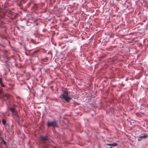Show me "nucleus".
Segmentation results:
<instances>
[{
    "label": "nucleus",
    "instance_id": "nucleus-1",
    "mask_svg": "<svg viewBox=\"0 0 148 148\" xmlns=\"http://www.w3.org/2000/svg\"><path fill=\"white\" fill-rule=\"evenodd\" d=\"M68 92L67 90H65L63 93L60 96V97L64 99L66 102L69 103L70 100L72 99V98L68 97Z\"/></svg>",
    "mask_w": 148,
    "mask_h": 148
},
{
    "label": "nucleus",
    "instance_id": "nucleus-2",
    "mask_svg": "<svg viewBox=\"0 0 148 148\" xmlns=\"http://www.w3.org/2000/svg\"><path fill=\"white\" fill-rule=\"evenodd\" d=\"M47 126L48 127H52L53 128L57 127V122L56 120H54L51 122H48L47 124Z\"/></svg>",
    "mask_w": 148,
    "mask_h": 148
},
{
    "label": "nucleus",
    "instance_id": "nucleus-3",
    "mask_svg": "<svg viewBox=\"0 0 148 148\" xmlns=\"http://www.w3.org/2000/svg\"><path fill=\"white\" fill-rule=\"evenodd\" d=\"M148 137V135L145 134L143 136H140L138 137V141H141L142 139L146 138Z\"/></svg>",
    "mask_w": 148,
    "mask_h": 148
},
{
    "label": "nucleus",
    "instance_id": "nucleus-4",
    "mask_svg": "<svg viewBox=\"0 0 148 148\" xmlns=\"http://www.w3.org/2000/svg\"><path fill=\"white\" fill-rule=\"evenodd\" d=\"M47 136H44L43 137H41V139L42 141L44 143H45L46 142V141L48 140Z\"/></svg>",
    "mask_w": 148,
    "mask_h": 148
},
{
    "label": "nucleus",
    "instance_id": "nucleus-5",
    "mask_svg": "<svg viewBox=\"0 0 148 148\" xmlns=\"http://www.w3.org/2000/svg\"><path fill=\"white\" fill-rule=\"evenodd\" d=\"M12 115L13 117L14 118L18 117V112L16 111L15 112H13V113L12 114Z\"/></svg>",
    "mask_w": 148,
    "mask_h": 148
},
{
    "label": "nucleus",
    "instance_id": "nucleus-6",
    "mask_svg": "<svg viewBox=\"0 0 148 148\" xmlns=\"http://www.w3.org/2000/svg\"><path fill=\"white\" fill-rule=\"evenodd\" d=\"M0 84L2 87H4L5 86V85L3 84L2 82V79L1 78H0Z\"/></svg>",
    "mask_w": 148,
    "mask_h": 148
},
{
    "label": "nucleus",
    "instance_id": "nucleus-7",
    "mask_svg": "<svg viewBox=\"0 0 148 148\" xmlns=\"http://www.w3.org/2000/svg\"><path fill=\"white\" fill-rule=\"evenodd\" d=\"M6 121L4 119H2V122L4 125H5L6 124Z\"/></svg>",
    "mask_w": 148,
    "mask_h": 148
},
{
    "label": "nucleus",
    "instance_id": "nucleus-8",
    "mask_svg": "<svg viewBox=\"0 0 148 148\" xmlns=\"http://www.w3.org/2000/svg\"><path fill=\"white\" fill-rule=\"evenodd\" d=\"M10 109L12 112H13L16 111L14 108H10Z\"/></svg>",
    "mask_w": 148,
    "mask_h": 148
},
{
    "label": "nucleus",
    "instance_id": "nucleus-9",
    "mask_svg": "<svg viewBox=\"0 0 148 148\" xmlns=\"http://www.w3.org/2000/svg\"><path fill=\"white\" fill-rule=\"evenodd\" d=\"M117 145V144L116 143H114V144H112V146H116Z\"/></svg>",
    "mask_w": 148,
    "mask_h": 148
},
{
    "label": "nucleus",
    "instance_id": "nucleus-10",
    "mask_svg": "<svg viewBox=\"0 0 148 148\" xmlns=\"http://www.w3.org/2000/svg\"><path fill=\"white\" fill-rule=\"evenodd\" d=\"M9 14H10L12 15H13V14H14L13 12H12L11 11H10L9 12Z\"/></svg>",
    "mask_w": 148,
    "mask_h": 148
},
{
    "label": "nucleus",
    "instance_id": "nucleus-11",
    "mask_svg": "<svg viewBox=\"0 0 148 148\" xmlns=\"http://www.w3.org/2000/svg\"><path fill=\"white\" fill-rule=\"evenodd\" d=\"M3 91V89L2 88H0V93L2 92Z\"/></svg>",
    "mask_w": 148,
    "mask_h": 148
},
{
    "label": "nucleus",
    "instance_id": "nucleus-12",
    "mask_svg": "<svg viewBox=\"0 0 148 148\" xmlns=\"http://www.w3.org/2000/svg\"><path fill=\"white\" fill-rule=\"evenodd\" d=\"M3 144L5 145L6 144V142L4 141H3Z\"/></svg>",
    "mask_w": 148,
    "mask_h": 148
},
{
    "label": "nucleus",
    "instance_id": "nucleus-13",
    "mask_svg": "<svg viewBox=\"0 0 148 148\" xmlns=\"http://www.w3.org/2000/svg\"><path fill=\"white\" fill-rule=\"evenodd\" d=\"M107 145H109V146H112V144H107Z\"/></svg>",
    "mask_w": 148,
    "mask_h": 148
},
{
    "label": "nucleus",
    "instance_id": "nucleus-14",
    "mask_svg": "<svg viewBox=\"0 0 148 148\" xmlns=\"http://www.w3.org/2000/svg\"><path fill=\"white\" fill-rule=\"evenodd\" d=\"M17 17V15L16 14H15V15H14V17L15 18H16V17Z\"/></svg>",
    "mask_w": 148,
    "mask_h": 148
}]
</instances>
